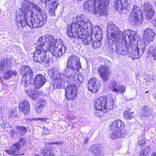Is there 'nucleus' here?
Masks as SVG:
<instances>
[{
	"label": "nucleus",
	"instance_id": "obj_51",
	"mask_svg": "<svg viewBox=\"0 0 156 156\" xmlns=\"http://www.w3.org/2000/svg\"><path fill=\"white\" fill-rule=\"evenodd\" d=\"M152 156H156V153L153 152L152 153Z\"/></svg>",
	"mask_w": 156,
	"mask_h": 156
},
{
	"label": "nucleus",
	"instance_id": "obj_30",
	"mask_svg": "<svg viewBox=\"0 0 156 156\" xmlns=\"http://www.w3.org/2000/svg\"><path fill=\"white\" fill-rule=\"evenodd\" d=\"M10 63L9 60L6 59H2L0 62V70L4 71L6 69H9V66Z\"/></svg>",
	"mask_w": 156,
	"mask_h": 156
},
{
	"label": "nucleus",
	"instance_id": "obj_21",
	"mask_svg": "<svg viewBox=\"0 0 156 156\" xmlns=\"http://www.w3.org/2000/svg\"><path fill=\"white\" fill-rule=\"evenodd\" d=\"M69 72H67V73L63 74V71L62 73V78L63 77V80H64V83L67 82V83H72L71 82H73L75 84L76 82L73 79L74 76V71L70 70H69Z\"/></svg>",
	"mask_w": 156,
	"mask_h": 156
},
{
	"label": "nucleus",
	"instance_id": "obj_24",
	"mask_svg": "<svg viewBox=\"0 0 156 156\" xmlns=\"http://www.w3.org/2000/svg\"><path fill=\"white\" fill-rule=\"evenodd\" d=\"M155 34L152 29L147 28L144 30L143 34L144 40V41L149 42L152 40L153 37Z\"/></svg>",
	"mask_w": 156,
	"mask_h": 156
},
{
	"label": "nucleus",
	"instance_id": "obj_6",
	"mask_svg": "<svg viewBox=\"0 0 156 156\" xmlns=\"http://www.w3.org/2000/svg\"><path fill=\"white\" fill-rule=\"evenodd\" d=\"M113 100L112 98H107L105 96H101L96 100L94 107L97 110H100L104 112H108L114 107Z\"/></svg>",
	"mask_w": 156,
	"mask_h": 156
},
{
	"label": "nucleus",
	"instance_id": "obj_27",
	"mask_svg": "<svg viewBox=\"0 0 156 156\" xmlns=\"http://www.w3.org/2000/svg\"><path fill=\"white\" fill-rule=\"evenodd\" d=\"M143 8L144 10L146 12V19L148 20H150L154 14L152 7L149 4H145L144 5Z\"/></svg>",
	"mask_w": 156,
	"mask_h": 156
},
{
	"label": "nucleus",
	"instance_id": "obj_11",
	"mask_svg": "<svg viewBox=\"0 0 156 156\" xmlns=\"http://www.w3.org/2000/svg\"><path fill=\"white\" fill-rule=\"evenodd\" d=\"M48 75L52 80V83L54 88H60L62 87L65 83L64 80L62 79V75L58 72L50 71Z\"/></svg>",
	"mask_w": 156,
	"mask_h": 156
},
{
	"label": "nucleus",
	"instance_id": "obj_13",
	"mask_svg": "<svg viewBox=\"0 0 156 156\" xmlns=\"http://www.w3.org/2000/svg\"><path fill=\"white\" fill-rule=\"evenodd\" d=\"M65 97L67 100L74 99L78 93L77 87L74 83L68 84L65 88Z\"/></svg>",
	"mask_w": 156,
	"mask_h": 156
},
{
	"label": "nucleus",
	"instance_id": "obj_18",
	"mask_svg": "<svg viewBox=\"0 0 156 156\" xmlns=\"http://www.w3.org/2000/svg\"><path fill=\"white\" fill-rule=\"evenodd\" d=\"M46 81V79L44 76L38 74L34 78L33 83L37 88H39L42 87Z\"/></svg>",
	"mask_w": 156,
	"mask_h": 156
},
{
	"label": "nucleus",
	"instance_id": "obj_22",
	"mask_svg": "<svg viewBox=\"0 0 156 156\" xmlns=\"http://www.w3.org/2000/svg\"><path fill=\"white\" fill-rule=\"evenodd\" d=\"M112 133L110 135V137L113 139H115L118 138L125 137L127 134L126 131L124 129H121L120 130H111Z\"/></svg>",
	"mask_w": 156,
	"mask_h": 156
},
{
	"label": "nucleus",
	"instance_id": "obj_15",
	"mask_svg": "<svg viewBox=\"0 0 156 156\" xmlns=\"http://www.w3.org/2000/svg\"><path fill=\"white\" fill-rule=\"evenodd\" d=\"M98 71L103 82H105L109 80L111 71L108 66L105 65L102 66L98 69Z\"/></svg>",
	"mask_w": 156,
	"mask_h": 156
},
{
	"label": "nucleus",
	"instance_id": "obj_48",
	"mask_svg": "<svg viewBox=\"0 0 156 156\" xmlns=\"http://www.w3.org/2000/svg\"><path fill=\"white\" fill-rule=\"evenodd\" d=\"M86 16L85 15H81V19H82V21H85V20H87V19H86Z\"/></svg>",
	"mask_w": 156,
	"mask_h": 156
},
{
	"label": "nucleus",
	"instance_id": "obj_54",
	"mask_svg": "<svg viewBox=\"0 0 156 156\" xmlns=\"http://www.w3.org/2000/svg\"><path fill=\"white\" fill-rule=\"evenodd\" d=\"M154 5H155V7H156V2H154Z\"/></svg>",
	"mask_w": 156,
	"mask_h": 156
},
{
	"label": "nucleus",
	"instance_id": "obj_5",
	"mask_svg": "<svg viewBox=\"0 0 156 156\" xmlns=\"http://www.w3.org/2000/svg\"><path fill=\"white\" fill-rule=\"evenodd\" d=\"M78 28L76 27L75 23L73 22L70 25L68 26L67 34L69 37L73 38L74 40L75 39L82 41V43L85 45H87L90 44L93 39V37H91L90 33H84L82 34H79L77 33V30Z\"/></svg>",
	"mask_w": 156,
	"mask_h": 156
},
{
	"label": "nucleus",
	"instance_id": "obj_29",
	"mask_svg": "<svg viewBox=\"0 0 156 156\" xmlns=\"http://www.w3.org/2000/svg\"><path fill=\"white\" fill-rule=\"evenodd\" d=\"M151 115L150 109L147 106L143 107L140 113V116L144 118L149 117Z\"/></svg>",
	"mask_w": 156,
	"mask_h": 156
},
{
	"label": "nucleus",
	"instance_id": "obj_16",
	"mask_svg": "<svg viewBox=\"0 0 156 156\" xmlns=\"http://www.w3.org/2000/svg\"><path fill=\"white\" fill-rule=\"evenodd\" d=\"M115 8L116 10L123 14L128 12V2L126 0H115Z\"/></svg>",
	"mask_w": 156,
	"mask_h": 156
},
{
	"label": "nucleus",
	"instance_id": "obj_8",
	"mask_svg": "<svg viewBox=\"0 0 156 156\" xmlns=\"http://www.w3.org/2000/svg\"><path fill=\"white\" fill-rule=\"evenodd\" d=\"M142 13L140 7L134 5L129 16V20L135 26L140 25L143 19Z\"/></svg>",
	"mask_w": 156,
	"mask_h": 156
},
{
	"label": "nucleus",
	"instance_id": "obj_34",
	"mask_svg": "<svg viewBox=\"0 0 156 156\" xmlns=\"http://www.w3.org/2000/svg\"><path fill=\"white\" fill-rule=\"evenodd\" d=\"M156 80V75L155 74L149 75V77L146 80V83L148 86L154 83Z\"/></svg>",
	"mask_w": 156,
	"mask_h": 156
},
{
	"label": "nucleus",
	"instance_id": "obj_31",
	"mask_svg": "<svg viewBox=\"0 0 156 156\" xmlns=\"http://www.w3.org/2000/svg\"><path fill=\"white\" fill-rule=\"evenodd\" d=\"M130 109L125 111L123 113V117L127 120H130L134 118L135 115L133 112H130Z\"/></svg>",
	"mask_w": 156,
	"mask_h": 156
},
{
	"label": "nucleus",
	"instance_id": "obj_25",
	"mask_svg": "<svg viewBox=\"0 0 156 156\" xmlns=\"http://www.w3.org/2000/svg\"><path fill=\"white\" fill-rule=\"evenodd\" d=\"M19 106L20 109L24 114H27L30 112V106L29 103L27 100H23L20 101Z\"/></svg>",
	"mask_w": 156,
	"mask_h": 156
},
{
	"label": "nucleus",
	"instance_id": "obj_20",
	"mask_svg": "<svg viewBox=\"0 0 156 156\" xmlns=\"http://www.w3.org/2000/svg\"><path fill=\"white\" fill-rule=\"evenodd\" d=\"M89 31L91 37H95L96 39L99 40H101L102 39V31L98 26H95L92 28Z\"/></svg>",
	"mask_w": 156,
	"mask_h": 156
},
{
	"label": "nucleus",
	"instance_id": "obj_58",
	"mask_svg": "<svg viewBox=\"0 0 156 156\" xmlns=\"http://www.w3.org/2000/svg\"><path fill=\"white\" fill-rule=\"evenodd\" d=\"M154 97H155V98H156V95H155V96H154Z\"/></svg>",
	"mask_w": 156,
	"mask_h": 156
},
{
	"label": "nucleus",
	"instance_id": "obj_45",
	"mask_svg": "<svg viewBox=\"0 0 156 156\" xmlns=\"http://www.w3.org/2000/svg\"><path fill=\"white\" fill-rule=\"evenodd\" d=\"M15 133V131L13 130L12 129L9 132V135L12 137H14Z\"/></svg>",
	"mask_w": 156,
	"mask_h": 156
},
{
	"label": "nucleus",
	"instance_id": "obj_12",
	"mask_svg": "<svg viewBox=\"0 0 156 156\" xmlns=\"http://www.w3.org/2000/svg\"><path fill=\"white\" fill-rule=\"evenodd\" d=\"M26 141L23 139H20V141L16 144L12 145L9 147L7 150H5V151L8 153L9 154L12 156H19L20 153L19 150L21 147L25 144Z\"/></svg>",
	"mask_w": 156,
	"mask_h": 156
},
{
	"label": "nucleus",
	"instance_id": "obj_17",
	"mask_svg": "<svg viewBox=\"0 0 156 156\" xmlns=\"http://www.w3.org/2000/svg\"><path fill=\"white\" fill-rule=\"evenodd\" d=\"M109 87L112 91L117 94L119 93L124 94L126 90V87L125 86L122 85H119L114 80L111 81Z\"/></svg>",
	"mask_w": 156,
	"mask_h": 156
},
{
	"label": "nucleus",
	"instance_id": "obj_35",
	"mask_svg": "<svg viewBox=\"0 0 156 156\" xmlns=\"http://www.w3.org/2000/svg\"><path fill=\"white\" fill-rule=\"evenodd\" d=\"M41 152L44 156H55V154L53 152L47 148L43 150Z\"/></svg>",
	"mask_w": 156,
	"mask_h": 156
},
{
	"label": "nucleus",
	"instance_id": "obj_57",
	"mask_svg": "<svg viewBox=\"0 0 156 156\" xmlns=\"http://www.w3.org/2000/svg\"><path fill=\"white\" fill-rule=\"evenodd\" d=\"M1 82H2V79H1Z\"/></svg>",
	"mask_w": 156,
	"mask_h": 156
},
{
	"label": "nucleus",
	"instance_id": "obj_42",
	"mask_svg": "<svg viewBox=\"0 0 156 156\" xmlns=\"http://www.w3.org/2000/svg\"><path fill=\"white\" fill-rule=\"evenodd\" d=\"M76 22L77 23V25H78L79 24V22H82L83 21H82V19H81V15L80 16H77L76 18Z\"/></svg>",
	"mask_w": 156,
	"mask_h": 156
},
{
	"label": "nucleus",
	"instance_id": "obj_32",
	"mask_svg": "<svg viewBox=\"0 0 156 156\" xmlns=\"http://www.w3.org/2000/svg\"><path fill=\"white\" fill-rule=\"evenodd\" d=\"M10 69H7V71L5 73V74L3 76V78L5 79H7L12 76H16L17 73L16 71L10 70Z\"/></svg>",
	"mask_w": 156,
	"mask_h": 156
},
{
	"label": "nucleus",
	"instance_id": "obj_7",
	"mask_svg": "<svg viewBox=\"0 0 156 156\" xmlns=\"http://www.w3.org/2000/svg\"><path fill=\"white\" fill-rule=\"evenodd\" d=\"M20 73L22 76L21 85L25 87H28L33 79L34 74L33 70L28 66H23L20 69Z\"/></svg>",
	"mask_w": 156,
	"mask_h": 156
},
{
	"label": "nucleus",
	"instance_id": "obj_47",
	"mask_svg": "<svg viewBox=\"0 0 156 156\" xmlns=\"http://www.w3.org/2000/svg\"><path fill=\"white\" fill-rule=\"evenodd\" d=\"M152 23L154 26H156V17L153 18L152 21Z\"/></svg>",
	"mask_w": 156,
	"mask_h": 156
},
{
	"label": "nucleus",
	"instance_id": "obj_19",
	"mask_svg": "<svg viewBox=\"0 0 156 156\" xmlns=\"http://www.w3.org/2000/svg\"><path fill=\"white\" fill-rule=\"evenodd\" d=\"M99 86L98 82L95 78H91L88 80V88L89 90L96 93L98 89Z\"/></svg>",
	"mask_w": 156,
	"mask_h": 156
},
{
	"label": "nucleus",
	"instance_id": "obj_44",
	"mask_svg": "<svg viewBox=\"0 0 156 156\" xmlns=\"http://www.w3.org/2000/svg\"><path fill=\"white\" fill-rule=\"evenodd\" d=\"M11 111L12 113V115H11V116L15 117H18V115L16 114V110L15 109L12 110Z\"/></svg>",
	"mask_w": 156,
	"mask_h": 156
},
{
	"label": "nucleus",
	"instance_id": "obj_28",
	"mask_svg": "<svg viewBox=\"0 0 156 156\" xmlns=\"http://www.w3.org/2000/svg\"><path fill=\"white\" fill-rule=\"evenodd\" d=\"M26 93L33 100H36L40 96H42V94L38 91H33L31 90H27Z\"/></svg>",
	"mask_w": 156,
	"mask_h": 156
},
{
	"label": "nucleus",
	"instance_id": "obj_50",
	"mask_svg": "<svg viewBox=\"0 0 156 156\" xmlns=\"http://www.w3.org/2000/svg\"><path fill=\"white\" fill-rule=\"evenodd\" d=\"M36 119H37L39 120H41L43 121H45L47 119V118H37Z\"/></svg>",
	"mask_w": 156,
	"mask_h": 156
},
{
	"label": "nucleus",
	"instance_id": "obj_40",
	"mask_svg": "<svg viewBox=\"0 0 156 156\" xmlns=\"http://www.w3.org/2000/svg\"><path fill=\"white\" fill-rule=\"evenodd\" d=\"M148 56L152 58V59L156 61V48L148 53Z\"/></svg>",
	"mask_w": 156,
	"mask_h": 156
},
{
	"label": "nucleus",
	"instance_id": "obj_4",
	"mask_svg": "<svg viewBox=\"0 0 156 156\" xmlns=\"http://www.w3.org/2000/svg\"><path fill=\"white\" fill-rule=\"evenodd\" d=\"M109 0H87L83 5L86 11L92 12L94 14L98 13L100 16L107 13L106 6Z\"/></svg>",
	"mask_w": 156,
	"mask_h": 156
},
{
	"label": "nucleus",
	"instance_id": "obj_33",
	"mask_svg": "<svg viewBox=\"0 0 156 156\" xmlns=\"http://www.w3.org/2000/svg\"><path fill=\"white\" fill-rule=\"evenodd\" d=\"M31 7H32L33 8L36 10L37 11V12L39 13V15L42 14L43 13H44L45 14L46 16V18L45 19V21L44 23H44H46V20L47 19V16L45 13L42 12L41 11V9L38 6V5L34 3L31 2ZM37 16H38V15H36L35 16H34V17Z\"/></svg>",
	"mask_w": 156,
	"mask_h": 156
},
{
	"label": "nucleus",
	"instance_id": "obj_43",
	"mask_svg": "<svg viewBox=\"0 0 156 156\" xmlns=\"http://www.w3.org/2000/svg\"><path fill=\"white\" fill-rule=\"evenodd\" d=\"M145 142L144 140H140L138 142V144L140 146H142L143 147H144V145H145Z\"/></svg>",
	"mask_w": 156,
	"mask_h": 156
},
{
	"label": "nucleus",
	"instance_id": "obj_46",
	"mask_svg": "<svg viewBox=\"0 0 156 156\" xmlns=\"http://www.w3.org/2000/svg\"><path fill=\"white\" fill-rule=\"evenodd\" d=\"M49 144H56L58 145H62V142H54L48 143Z\"/></svg>",
	"mask_w": 156,
	"mask_h": 156
},
{
	"label": "nucleus",
	"instance_id": "obj_56",
	"mask_svg": "<svg viewBox=\"0 0 156 156\" xmlns=\"http://www.w3.org/2000/svg\"><path fill=\"white\" fill-rule=\"evenodd\" d=\"M84 142L85 143H86L87 142V140H85Z\"/></svg>",
	"mask_w": 156,
	"mask_h": 156
},
{
	"label": "nucleus",
	"instance_id": "obj_10",
	"mask_svg": "<svg viewBox=\"0 0 156 156\" xmlns=\"http://www.w3.org/2000/svg\"><path fill=\"white\" fill-rule=\"evenodd\" d=\"M42 8H44L51 16L55 15V10L59 4L58 0H40Z\"/></svg>",
	"mask_w": 156,
	"mask_h": 156
},
{
	"label": "nucleus",
	"instance_id": "obj_38",
	"mask_svg": "<svg viewBox=\"0 0 156 156\" xmlns=\"http://www.w3.org/2000/svg\"><path fill=\"white\" fill-rule=\"evenodd\" d=\"M47 104V103L45 100L43 99H41L37 101V105L38 106L42 108L45 107Z\"/></svg>",
	"mask_w": 156,
	"mask_h": 156
},
{
	"label": "nucleus",
	"instance_id": "obj_39",
	"mask_svg": "<svg viewBox=\"0 0 156 156\" xmlns=\"http://www.w3.org/2000/svg\"><path fill=\"white\" fill-rule=\"evenodd\" d=\"M27 131L26 129L23 126H20L17 129V132L19 133L20 135L25 134Z\"/></svg>",
	"mask_w": 156,
	"mask_h": 156
},
{
	"label": "nucleus",
	"instance_id": "obj_55",
	"mask_svg": "<svg viewBox=\"0 0 156 156\" xmlns=\"http://www.w3.org/2000/svg\"><path fill=\"white\" fill-rule=\"evenodd\" d=\"M130 99V100H134V99L132 98H131Z\"/></svg>",
	"mask_w": 156,
	"mask_h": 156
},
{
	"label": "nucleus",
	"instance_id": "obj_2",
	"mask_svg": "<svg viewBox=\"0 0 156 156\" xmlns=\"http://www.w3.org/2000/svg\"><path fill=\"white\" fill-rule=\"evenodd\" d=\"M56 41L51 35L46 34L39 38L36 50L33 53L34 61L40 63L47 61L46 54L50 52L56 58L60 57L66 50V46L64 44H59L56 47Z\"/></svg>",
	"mask_w": 156,
	"mask_h": 156
},
{
	"label": "nucleus",
	"instance_id": "obj_23",
	"mask_svg": "<svg viewBox=\"0 0 156 156\" xmlns=\"http://www.w3.org/2000/svg\"><path fill=\"white\" fill-rule=\"evenodd\" d=\"M89 150L92 151L93 154L96 156H101L103 152L102 146L100 144H94L89 147Z\"/></svg>",
	"mask_w": 156,
	"mask_h": 156
},
{
	"label": "nucleus",
	"instance_id": "obj_41",
	"mask_svg": "<svg viewBox=\"0 0 156 156\" xmlns=\"http://www.w3.org/2000/svg\"><path fill=\"white\" fill-rule=\"evenodd\" d=\"M43 108L40 106H38V105H37L35 107V111L37 113H41L42 110Z\"/></svg>",
	"mask_w": 156,
	"mask_h": 156
},
{
	"label": "nucleus",
	"instance_id": "obj_3",
	"mask_svg": "<svg viewBox=\"0 0 156 156\" xmlns=\"http://www.w3.org/2000/svg\"><path fill=\"white\" fill-rule=\"evenodd\" d=\"M21 10L23 14L20 16V20L18 23V25L23 27L28 26L30 28H39L42 27L45 20L46 16L45 14L36 16L34 18L31 16V12L30 7H31V2L27 0H24L22 2Z\"/></svg>",
	"mask_w": 156,
	"mask_h": 156
},
{
	"label": "nucleus",
	"instance_id": "obj_36",
	"mask_svg": "<svg viewBox=\"0 0 156 156\" xmlns=\"http://www.w3.org/2000/svg\"><path fill=\"white\" fill-rule=\"evenodd\" d=\"M150 150L148 146H146L145 148L140 151V156H147L149 153Z\"/></svg>",
	"mask_w": 156,
	"mask_h": 156
},
{
	"label": "nucleus",
	"instance_id": "obj_52",
	"mask_svg": "<svg viewBox=\"0 0 156 156\" xmlns=\"http://www.w3.org/2000/svg\"><path fill=\"white\" fill-rule=\"evenodd\" d=\"M34 156H40L38 154H35Z\"/></svg>",
	"mask_w": 156,
	"mask_h": 156
},
{
	"label": "nucleus",
	"instance_id": "obj_26",
	"mask_svg": "<svg viewBox=\"0 0 156 156\" xmlns=\"http://www.w3.org/2000/svg\"><path fill=\"white\" fill-rule=\"evenodd\" d=\"M124 123L120 120H117L114 121L110 125L111 130H120L121 129H124Z\"/></svg>",
	"mask_w": 156,
	"mask_h": 156
},
{
	"label": "nucleus",
	"instance_id": "obj_49",
	"mask_svg": "<svg viewBox=\"0 0 156 156\" xmlns=\"http://www.w3.org/2000/svg\"><path fill=\"white\" fill-rule=\"evenodd\" d=\"M44 133L47 134H48L50 133V131L47 128H45L44 129Z\"/></svg>",
	"mask_w": 156,
	"mask_h": 156
},
{
	"label": "nucleus",
	"instance_id": "obj_14",
	"mask_svg": "<svg viewBox=\"0 0 156 156\" xmlns=\"http://www.w3.org/2000/svg\"><path fill=\"white\" fill-rule=\"evenodd\" d=\"M75 23L76 24V22ZM91 25V23L88 20H85L82 22H79V24H76V27L78 28V30H76L77 33H79L80 35L84 33H89V31L92 28Z\"/></svg>",
	"mask_w": 156,
	"mask_h": 156
},
{
	"label": "nucleus",
	"instance_id": "obj_37",
	"mask_svg": "<svg viewBox=\"0 0 156 156\" xmlns=\"http://www.w3.org/2000/svg\"><path fill=\"white\" fill-rule=\"evenodd\" d=\"M101 41V40L96 39V40L94 41L93 39L91 42V45L93 48H96L100 46L101 45L100 43Z\"/></svg>",
	"mask_w": 156,
	"mask_h": 156
},
{
	"label": "nucleus",
	"instance_id": "obj_9",
	"mask_svg": "<svg viewBox=\"0 0 156 156\" xmlns=\"http://www.w3.org/2000/svg\"><path fill=\"white\" fill-rule=\"evenodd\" d=\"M81 67L80 58L75 55H72L68 59L66 68L63 70V73L69 72V70L74 71Z\"/></svg>",
	"mask_w": 156,
	"mask_h": 156
},
{
	"label": "nucleus",
	"instance_id": "obj_1",
	"mask_svg": "<svg viewBox=\"0 0 156 156\" xmlns=\"http://www.w3.org/2000/svg\"><path fill=\"white\" fill-rule=\"evenodd\" d=\"M107 37V46L110 53L114 51L122 55L127 54L134 59L140 58L145 50L144 42L137 44L139 36L135 31L128 30L123 33L112 22L108 24Z\"/></svg>",
	"mask_w": 156,
	"mask_h": 156
},
{
	"label": "nucleus",
	"instance_id": "obj_53",
	"mask_svg": "<svg viewBox=\"0 0 156 156\" xmlns=\"http://www.w3.org/2000/svg\"><path fill=\"white\" fill-rule=\"evenodd\" d=\"M69 119H74V118H73V117H71V118H69Z\"/></svg>",
	"mask_w": 156,
	"mask_h": 156
}]
</instances>
